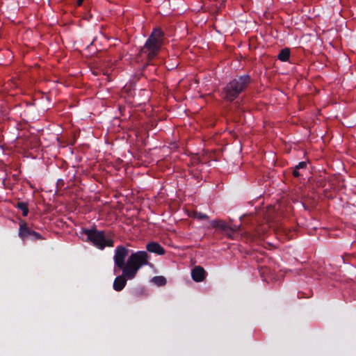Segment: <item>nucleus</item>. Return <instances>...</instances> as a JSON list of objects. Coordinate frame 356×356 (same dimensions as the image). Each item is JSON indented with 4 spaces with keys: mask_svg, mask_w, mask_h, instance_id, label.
Masks as SVG:
<instances>
[{
    "mask_svg": "<svg viewBox=\"0 0 356 356\" xmlns=\"http://www.w3.org/2000/svg\"><path fill=\"white\" fill-rule=\"evenodd\" d=\"M163 44V32L160 29H155L147 39L143 51L147 54L149 60L152 59L158 53Z\"/></svg>",
    "mask_w": 356,
    "mask_h": 356,
    "instance_id": "nucleus-4",
    "label": "nucleus"
},
{
    "mask_svg": "<svg viewBox=\"0 0 356 356\" xmlns=\"http://www.w3.org/2000/svg\"><path fill=\"white\" fill-rule=\"evenodd\" d=\"M195 218H197L200 219L207 218V216L206 214H203L202 213H195Z\"/></svg>",
    "mask_w": 356,
    "mask_h": 356,
    "instance_id": "nucleus-15",
    "label": "nucleus"
},
{
    "mask_svg": "<svg viewBox=\"0 0 356 356\" xmlns=\"http://www.w3.org/2000/svg\"><path fill=\"white\" fill-rule=\"evenodd\" d=\"M152 282H154L157 286H163L166 283V280L163 276H156L154 277L152 280Z\"/></svg>",
    "mask_w": 356,
    "mask_h": 356,
    "instance_id": "nucleus-11",
    "label": "nucleus"
},
{
    "mask_svg": "<svg viewBox=\"0 0 356 356\" xmlns=\"http://www.w3.org/2000/svg\"><path fill=\"white\" fill-rule=\"evenodd\" d=\"M290 56V51L289 49H282L278 55V58L282 61H286Z\"/></svg>",
    "mask_w": 356,
    "mask_h": 356,
    "instance_id": "nucleus-10",
    "label": "nucleus"
},
{
    "mask_svg": "<svg viewBox=\"0 0 356 356\" xmlns=\"http://www.w3.org/2000/svg\"><path fill=\"white\" fill-rule=\"evenodd\" d=\"M81 237L83 241H90L99 249H104L106 246L112 247L113 241L111 238L105 236L103 232L96 229H85L81 232Z\"/></svg>",
    "mask_w": 356,
    "mask_h": 356,
    "instance_id": "nucleus-2",
    "label": "nucleus"
},
{
    "mask_svg": "<svg viewBox=\"0 0 356 356\" xmlns=\"http://www.w3.org/2000/svg\"><path fill=\"white\" fill-rule=\"evenodd\" d=\"M191 276L195 282H202L205 277V270L200 266H196L193 269Z\"/></svg>",
    "mask_w": 356,
    "mask_h": 356,
    "instance_id": "nucleus-6",
    "label": "nucleus"
},
{
    "mask_svg": "<svg viewBox=\"0 0 356 356\" xmlns=\"http://www.w3.org/2000/svg\"><path fill=\"white\" fill-rule=\"evenodd\" d=\"M307 166V163L305 161L300 162L298 165L296 166L298 170L305 169Z\"/></svg>",
    "mask_w": 356,
    "mask_h": 356,
    "instance_id": "nucleus-14",
    "label": "nucleus"
},
{
    "mask_svg": "<svg viewBox=\"0 0 356 356\" xmlns=\"http://www.w3.org/2000/svg\"><path fill=\"white\" fill-rule=\"evenodd\" d=\"M17 207L22 211V215L24 216H27L29 209L27 207V204L24 202H19L17 204Z\"/></svg>",
    "mask_w": 356,
    "mask_h": 356,
    "instance_id": "nucleus-12",
    "label": "nucleus"
},
{
    "mask_svg": "<svg viewBox=\"0 0 356 356\" xmlns=\"http://www.w3.org/2000/svg\"><path fill=\"white\" fill-rule=\"evenodd\" d=\"M148 255L145 251H138L131 254L127 259L122 275L118 276L113 282V289L120 291L123 289L127 280H132L136 275L138 270L147 264Z\"/></svg>",
    "mask_w": 356,
    "mask_h": 356,
    "instance_id": "nucleus-1",
    "label": "nucleus"
},
{
    "mask_svg": "<svg viewBox=\"0 0 356 356\" xmlns=\"http://www.w3.org/2000/svg\"><path fill=\"white\" fill-rule=\"evenodd\" d=\"M293 174L296 177L301 175V173L299 172V170L297 168H295V169L293 170Z\"/></svg>",
    "mask_w": 356,
    "mask_h": 356,
    "instance_id": "nucleus-16",
    "label": "nucleus"
},
{
    "mask_svg": "<svg viewBox=\"0 0 356 356\" xmlns=\"http://www.w3.org/2000/svg\"><path fill=\"white\" fill-rule=\"evenodd\" d=\"M128 254V249L124 246H118L115 250V254L113 257L114 264L116 268L123 270L126 266L124 263L125 259Z\"/></svg>",
    "mask_w": 356,
    "mask_h": 356,
    "instance_id": "nucleus-5",
    "label": "nucleus"
},
{
    "mask_svg": "<svg viewBox=\"0 0 356 356\" xmlns=\"http://www.w3.org/2000/svg\"><path fill=\"white\" fill-rule=\"evenodd\" d=\"M147 250L149 252L162 255L165 253V250L159 243L155 242L149 243L147 245Z\"/></svg>",
    "mask_w": 356,
    "mask_h": 356,
    "instance_id": "nucleus-7",
    "label": "nucleus"
},
{
    "mask_svg": "<svg viewBox=\"0 0 356 356\" xmlns=\"http://www.w3.org/2000/svg\"><path fill=\"white\" fill-rule=\"evenodd\" d=\"M32 230H31L26 224L20 225L19 229V235L22 238H26L31 234Z\"/></svg>",
    "mask_w": 356,
    "mask_h": 356,
    "instance_id": "nucleus-9",
    "label": "nucleus"
},
{
    "mask_svg": "<svg viewBox=\"0 0 356 356\" xmlns=\"http://www.w3.org/2000/svg\"><path fill=\"white\" fill-rule=\"evenodd\" d=\"M210 225L212 227L218 228L222 231H226L229 229L228 225L222 220H214L210 222Z\"/></svg>",
    "mask_w": 356,
    "mask_h": 356,
    "instance_id": "nucleus-8",
    "label": "nucleus"
},
{
    "mask_svg": "<svg viewBox=\"0 0 356 356\" xmlns=\"http://www.w3.org/2000/svg\"><path fill=\"white\" fill-rule=\"evenodd\" d=\"M250 81L248 76H241L230 81L225 88V97L232 101L248 86Z\"/></svg>",
    "mask_w": 356,
    "mask_h": 356,
    "instance_id": "nucleus-3",
    "label": "nucleus"
},
{
    "mask_svg": "<svg viewBox=\"0 0 356 356\" xmlns=\"http://www.w3.org/2000/svg\"><path fill=\"white\" fill-rule=\"evenodd\" d=\"M83 1V0H77V4L80 6L82 3Z\"/></svg>",
    "mask_w": 356,
    "mask_h": 356,
    "instance_id": "nucleus-17",
    "label": "nucleus"
},
{
    "mask_svg": "<svg viewBox=\"0 0 356 356\" xmlns=\"http://www.w3.org/2000/svg\"><path fill=\"white\" fill-rule=\"evenodd\" d=\"M29 237L31 238L33 240H38V239H41L42 238L41 235L39 233L35 232L34 231H32L31 234L30 235Z\"/></svg>",
    "mask_w": 356,
    "mask_h": 356,
    "instance_id": "nucleus-13",
    "label": "nucleus"
}]
</instances>
